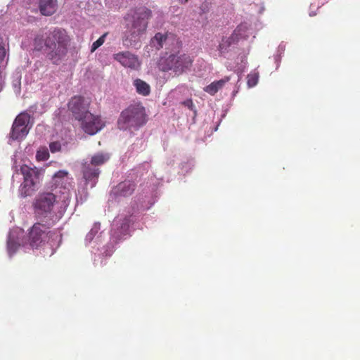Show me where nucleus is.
I'll return each mask as SVG.
<instances>
[{
	"label": "nucleus",
	"instance_id": "nucleus-1",
	"mask_svg": "<svg viewBox=\"0 0 360 360\" xmlns=\"http://www.w3.org/2000/svg\"><path fill=\"white\" fill-rule=\"evenodd\" d=\"M69 43L70 38L66 32L55 29L38 34L34 40V47L38 51L44 50L47 58L57 64L65 58Z\"/></svg>",
	"mask_w": 360,
	"mask_h": 360
},
{
	"label": "nucleus",
	"instance_id": "nucleus-2",
	"mask_svg": "<svg viewBox=\"0 0 360 360\" xmlns=\"http://www.w3.org/2000/svg\"><path fill=\"white\" fill-rule=\"evenodd\" d=\"M45 229L44 226L40 224H34L30 232L28 240L25 239V233L20 228L11 230L7 239L8 255L11 257L20 246L25 248L30 247L32 249L38 248L47 236Z\"/></svg>",
	"mask_w": 360,
	"mask_h": 360
},
{
	"label": "nucleus",
	"instance_id": "nucleus-3",
	"mask_svg": "<svg viewBox=\"0 0 360 360\" xmlns=\"http://www.w3.org/2000/svg\"><path fill=\"white\" fill-rule=\"evenodd\" d=\"M150 11L140 8L132 14L125 17L126 31L123 37V44L127 46L135 47L139 42L140 37L145 32Z\"/></svg>",
	"mask_w": 360,
	"mask_h": 360
},
{
	"label": "nucleus",
	"instance_id": "nucleus-4",
	"mask_svg": "<svg viewBox=\"0 0 360 360\" xmlns=\"http://www.w3.org/2000/svg\"><path fill=\"white\" fill-rule=\"evenodd\" d=\"M63 199L53 191L42 192L35 197L33 207L34 212L41 217H49L56 215V218H60L66 211L67 207L60 212Z\"/></svg>",
	"mask_w": 360,
	"mask_h": 360
},
{
	"label": "nucleus",
	"instance_id": "nucleus-5",
	"mask_svg": "<svg viewBox=\"0 0 360 360\" xmlns=\"http://www.w3.org/2000/svg\"><path fill=\"white\" fill-rule=\"evenodd\" d=\"M51 184V191L63 199L60 206V212H62L69 205L71 191L74 187L73 179L68 171L60 170L53 175Z\"/></svg>",
	"mask_w": 360,
	"mask_h": 360
},
{
	"label": "nucleus",
	"instance_id": "nucleus-6",
	"mask_svg": "<svg viewBox=\"0 0 360 360\" xmlns=\"http://www.w3.org/2000/svg\"><path fill=\"white\" fill-rule=\"evenodd\" d=\"M14 174L13 178L16 175L22 174L23 182L19 188V193L22 197L31 195L37 189V186L41 175V170L36 167H31L27 165L20 166L14 165Z\"/></svg>",
	"mask_w": 360,
	"mask_h": 360
},
{
	"label": "nucleus",
	"instance_id": "nucleus-7",
	"mask_svg": "<svg viewBox=\"0 0 360 360\" xmlns=\"http://www.w3.org/2000/svg\"><path fill=\"white\" fill-rule=\"evenodd\" d=\"M145 123V109L140 104L129 106L122 112L117 121L118 127L122 130H136Z\"/></svg>",
	"mask_w": 360,
	"mask_h": 360
},
{
	"label": "nucleus",
	"instance_id": "nucleus-8",
	"mask_svg": "<svg viewBox=\"0 0 360 360\" xmlns=\"http://www.w3.org/2000/svg\"><path fill=\"white\" fill-rule=\"evenodd\" d=\"M193 63L191 56L185 53L171 54L162 58L159 62V68L164 72L171 71L175 75H180L189 70Z\"/></svg>",
	"mask_w": 360,
	"mask_h": 360
},
{
	"label": "nucleus",
	"instance_id": "nucleus-9",
	"mask_svg": "<svg viewBox=\"0 0 360 360\" xmlns=\"http://www.w3.org/2000/svg\"><path fill=\"white\" fill-rule=\"evenodd\" d=\"M32 125L29 114L26 112L19 114L13 124L9 141L23 139L28 134Z\"/></svg>",
	"mask_w": 360,
	"mask_h": 360
},
{
	"label": "nucleus",
	"instance_id": "nucleus-10",
	"mask_svg": "<svg viewBox=\"0 0 360 360\" xmlns=\"http://www.w3.org/2000/svg\"><path fill=\"white\" fill-rule=\"evenodd\" d=\"M131 220L126 214H121L116 217L112 224L110 240L117 243L129 233V224Z\"/></svg>",
	"mask_w": 360,
	"mask_h": 360
},
{
	"label": "nucleus",
	"instance_id": "nucleus-11",
	"mask_svg": "<svg viewBox=\"0 0 360 360\" xmlns=\"http://www.w3.org/2000/svg\"><path fill=\"white\" fill-rule=\"evenodd\" d=\"M82 129L89 135H94L104 127L100 117L88 112L79 120Z\"/></svg>",
	"mask_w": 360,
	"mask_h": 360
},
{
	"label": "nucleus",
	"instance_id": "nucleus-12",
	"mask_svg": "<svg viewBox=\"0 0 360 360\" xmlns=\"http://www.w3.org/2000/svg\"><path fill=\"white\" fill-rule=\"evenodd\" d=\"M89 101L81 96L73 97L68 103L69 110L78 121L89 112Z\"/></svg>",
	"mask_w": 360,
	"mask_h": 360
},
{
	"label": "nucleus",
	"instance_id": "nucleus-13",
	"mask_svg": "<svg viewBox=\"0 0 360 360\" xmlns=\"http://www.w3.org/2000/svg\"><path fill=\"white\" fill-rule=\"evenodd\" d=\"M112 57L122 66L127 68L137 70L141 65L138 56L128 51L115 53Z\"/></svg>",
	"mask_w": 360,
	"mask_h": 360
},
{
	"label": "nucleus",
	"instance_id": "nucleus-14",
	"mask_svg": "<svg viewBox=\"0 0 360 360\" xmlns=\"http://www.w3.org/2000/svg\"><path fill=\"white\" fill-rule=\"evenodd\" d=\"M100 171L98 169L92 168L90 165L85 163L83 166V177L87 184H90L91 188H93L98 177Z\"/></svg>",
	"mask_w": 360,
	"mask_h": 360
},
{
	"label": "nucleus",
	"instance_id": "nucleus-15",
	"mask_svg": "<svg viewBox=\"0 0 360 360\" xmlns=\"http://www.w3.org/2000/svg\"><path fill=\"white\" fill-rule=\"evenodd\" d=\"M252 33L250 25L247 22H243L234 30L231 38H233V41L238 42L240 39H247Z\"/></svg>",
	"mask_w": 360,
	"mask_h": 360
},
{
	"label": "nucleus",
	"instance_id": "nucleus-16",
	"mask_svg": "<svg viewBox=\"0 0 360 360\" xmlns=\"http://www.w3.org/2000/svg\"><path fill=\"white\" fill-rule=\"evenodd\" d=\"M134 191V184L129 181L119 184L112 191L115 196H128Z\"/></svg>",
	"mask_w": 360,
	"mask_h": 360
},
{
	"label": "nucleus",
	"instance_id": "nucleus-17",
	"mask_svg": "<svg viewBox=\"0 0 360 360\" xmlns=\"http://www.w3.org/2000/svg\"><path fill=\"white\" fill-rule=\"evenodd\" d=\"M39 8L43 15L49 16L53 15L57 10L56 0H39Z\"/></svg>",
	"mask_w": 360,
	"mask_h": 360
},
{
	"label": "nucleus",
	"instance_id": "nucleus-18",
	"mask_svg": "<svg viewBox=\"0 0 360 360\" xmlns=\"http://www.w3.org/2000/svg\"><path fill=\"white\" fill-rule=\"evenodd\" d=\"M172 36L165 34L162 33H157L155 37L150 41V46L159 50L163 48L165 45H167L170 41Z\"/></svg>",
	"mask_w": 360,
	"mask_h": 360
},
{
	"label": "nucleus",
	"instance_id": "nucleus-19",
	"mask_svg": "<svg viewBox=\"0 0 360 360\" xmlns=\"http://www.w3.org/2000/svg\"><path fill=\"white\" fill-rule=\"evenodd\" d=\"M133 86L135 87L136 91L140 95L146 96L150 93V85L141 79H135L133 81Z\"/></svg>",
	"mask_w": 360,
	"mask_h": 360
},
{
	"label": "nucleus",
	"instance_id": "nucleus-20",
	"mask_svg": "<svg viewBox=\"0 0 360 360\" xmlns=\"http://www.w3.org/2000/svg\"><path fill=\"white\" fill-rule=\"evenodd\" d=\"M229 77H226L225 78L221 79L220 80L213 82L212 83L205 87L204 91L211 95H214L219 89H221L224 86V84L229 81Z\"/></svg>",
	"mask_w": 360,
	"mask_h": 360
},
{
	"label": "nucleus",
	"instance_id": "nucleus-21",
	"mask_svg": "<svg viewBox=\"0 0 360 360\" xmlns=\"http://www.w3.org/2000/svg\"><path fill=\"white\" fill-rule=\"evenodd\" d=\"M110 158V155L108 153H98L94 155L91 159V166H99L104 164Z\"/></svg>",
	"mask_w": 360,
	"mask_h": 360
},
{
	"label": "nucleus",
	"instance_id": "nucleus-22",
	"mask_svg": "<svg viewBox=\"0 0 360 360\" xmlns=\"http://www.w3.org/2000/svg\"><path fill=\"white\" fill-rule=\"evenodd\" d=\"M21 77L19 72H15L13 76L12 86L16 94H20L21 91Z\"/></svg>",
	"mask_w": 360,
	"mask_h": 360
},
{
	"label": "nucleus",
	"instance_id": "nucleus-23",
	"mask_svg": "<svg viewBox=\"0 0 360 360\" xmlns=\"http://www.w3.org/2000/svg\"><path fill=\"white\" fill-rule=\"evenodd\" d=\"M235 43L233 41L231 36L229 37L223 38L221 43L219 45V51L221 53H224L228 51V48L233 44Z\"/></svg>",
	"mask_w": 360,
	"mask_h": 360
},
{
	"label": "nucleus",
	"instance_id": "nucleus-24",
	"mask_svg": "<svg viewBox=\"0 0 360 360\" xmlns=\"http://www.w3.org/2000/svg\"><path fill=\"white\" fill-rule=\"evenodd\" d=\"M6 57V49L3 41V39L0 37V66L4 64V58ZM3 87V82L0 76V91Z\"/></svg>",
	"mask_w": 360,
	"mask_h": 360
},
{
	"label": "nucleus",
	"instance_id": "nucleus-25",
	"mask_svg": "<svg viewBox=\"0 0 360 360\" xmlns=\"http://www.w3.org/2000/svg\"><path fill=\"white\" fill-rule=\"evenodd\" d=\"M100 230V224L95 223L90 230V231L87 233L86 236V242L90 243L91 242L95 236L98 234V231Z\"/></svg>",
	"mask_w": 360,
	"mask_h": 360
},
{
	"label": "nucleus",
	"instance_id": "nucleus-26",
	"mask_svg": "<svg viewBox=\"0 0 360 360\" xmlns=\"http://www.w3.org/2000/svg\"><path fill=\"white\" fill-rule=\"evenodd\" d=\"M259 80V74L256 72H252L248 75L247 84L249 88L254 87L257 85Z\"/></svg>",
	"mask_w": 360,
	"mask_h": 360
},
{
	"label": "nucleus",
	"instance_id": "nucleus-27",
	"mask_svg": "<svg viewBox=\"0 0 360 360\" xmlns=\"http://www.w3.org/2000/svg\"><path fill=\"white\" fill-rule=\"evenodd\" d=\"M36 158L38 160H46L49 158V150L46 148H39L36 155Z\"/></svg>",
	"mask_w": 360,
	"mask_h": 360
},
{
	"label": "nucleus",
	"instance_id": "nucleus-28",
	"mask_svg": "<svg viewBox=\"0 0 360 360\" xmlns=\"http://www.w3.org/2000/svg\"><path fill=\"white\" fill-rule=\"evenodd\" d=\"M105 35L106 34H103L98 39H97L96 41H94L93 43L92 47H91V51H94L96 49H98L99 46H101L104 43Z\"/></svg>",
	"mask_w": 360,
	"mask_h": 360
},
{
	"label": "nucleus",
	"instance_id": "nucleus-29",
	"mask_svg": "<svg viewBox=\"0 0 360 360\" xmlns=\"http://www.w3.org/2000/svg\"><path fill=\"white\" fill-rule=\"evenodd\" d=\"M50 150L51 153H56L60 150L61 145L59 142H52L49 145Z\"/></svg>",
	"mask_w": 360,
	"mask_h": 360
},
{
	"label": "nucleus",
	"instance_id": "nucleus-30",
	"mask_svg": "<svg viewBox=\"0 0 360 360\" xmlns=\"http://www.w3.org/2000/svg\"><path fill=\"white\" fill-rule=\"evenodd\" d=\"M184 105L188 107L189 109L192 110L193 107V103L191 100H187L184 102Z\"/></svg>",
	"mask_w": 360,
	"mask_h": 360
},
{
	"label": "nucleus",
	"instance_id": "nucleus-31",
	"mask_svg": "<svg viewBox=\"0 0 360 360\" xmlns=\"http://www.w3.org/2000/svg\"><path fill=\"white\" fill-rule=\"evenodd\" d=\"M107 248L108 249L105 251L106 255H110L113 251V246L110 247V246L108 245Z\"/></svg>",
	"mask_w": 360,
	"mask_h": 360
},
{
	"label": "nucleus",
	"instance_id": "nucleus-32",
	"mask_svg": "<svg viewBox=\"0 0 360 360\" xmlns=\"http://www.w3.org/2000/svg\"><path fill=\"white\" fill-rule=\"evenodd\" d=\"M200 8H201L202 12H206L209 9V7H208V6L207 4H203L201 6Z\"/></svg>",
	"mask_w": 360,
	"mask_h": 360
},
{
	"label": "nucleus",
	"instance_id": "nucleus-33",
	"mask_svg": "<svg viewBox=\"0 0 360 360\" xmlns=\"http://www.w3.org/2000/svg\"><path fill=\"white\" fill-rule=\"evenodd\" d=\"M181 4H186L188 0H179Z\"/></svg>",
	"mask_w": 360,
	"mask_h": 360
},
{
	"label": "nucleus",
	"instance_id": "nucleus-34",
	"mask_svg": "<svg viewBox=\"0 0 360 360\" xmlns=\"http://www.w3.org/2000/svg\"><path fill=\"white\" fill-rule=\"evenodd\" d=\"M309 15H310V16H314V15H315V13H314V12H311V13H309Z\"/></svg>",
	"mask_w": 360,
	"mask_h": 360
},
{
	"label": "nucleus",
	"instance_id": "nucleus-35",
	"mask_svg": "<svg viewBox=\"0 0 360 360\" xmlns=\"http://www.w3.org/2000/svg\"><path fill=\"white\" fill-rule=\"evenodd\" d=\"M99 238H100V236H98L96 238V240H98Z\"/></svg>",
	"mask_w": 360,
	"mask_h": 360
}]
</instances>
